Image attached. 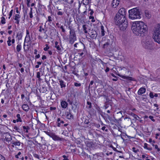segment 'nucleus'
Returning a JSON list of instances; mask_svg holds the SVG:
<instances>
[{"label":"nucleus","instance_id":"f257e3e1","mask_svg":"<svg viewBox=\"0 0 160 160\" xmlns=\"http://www.w3.org/2000/svg\"><path fill=\"white\" fill-rule=\"evenodd\" d=\"M132 29L136 35L143 36L144 34L147 31L148 28L144 22L140 21L135 22L133 23Z\"/></svg>","mask_w":160,"mask_h":160},{"label":"nucleus","instance_id":"f03ea898","mask_svg":"<svg viewBox=\"0 0 160 160\" xmlns=\"http://www.w3.org/2000/svg\"><path fill=\"white\" fill-rule=\"evenodd\" d=\"M114 20L115 24L118 26L120 30L124 31L127 28L128 23L126 17L116 15Z\"/></svg>","mask_w":160,"mask_h":160},{"label":"nucleus","instance_id":"7ed1b4c3","mask_svg":"<svg viewBox=\"0 0 160 160\" xmlns=\"http://www.w3.org/2000/svg\"><path fill=\"white\" fill-rule=\"evenodd\" d=\"M129 18L134 20L141 18L140 11L138 8L131 9L128 11Z\"/></svg>","mask_w":160,"mask_h":160},{"label":"nucleus","instance_id":"20e7f679","mask_svg":"<svg viewBox=\"0 0 160 160\" xmlns=\"http://www.w3.org/2000/svg\"><path fill=\"white\" fill-rule=\"evenodd\" d=\"M68 28L70 29V35L69 36V42L70 44H72L74 43V42L76 40V35L75 31V29L72 27L69 26Z\"/></svg>","mask_w":160,"mask_h":160},{"label":"nucleus","instance_id":"39448f33","mask_svg":"<svg viewBox=\"0 0 160 160\" xmlns=\"http://www.w3.org/2000/svg\"><path fill=\"white\" fill-rule=\"evenodd\" d=\"M143 47L146 49H152L154 45L153 43L152 39L149 37L147 39L146 41L144 42Z\"/></svg>","mask_w":160,"mask_h":160},{"label":"nucleus","instance_id":"423d86ee","mask_svg":"<svg viewBox=\"0 0 160 160\" xmlns=\"http://www.w3.org/2000/svg\"><path fill=\"white\" fill-rule=\"evenodd\" d=\"M88 34L89 36L92 39H95L96 38L98 34L97 32L95 30H90L89 31Z\"/></svg>","mask_w":160,"mask_h":160},{"label":"nucleus","instance_id":"0eeeda50","mask_svg":"<svg viewBox=\"0 0 160 160\" xmlns=\"http://www.w3.org/2000/svg\"><path fill=\"white\" fill-rule=\"evenodd\" d=\"M126 12L124 8H121L118 11L116 15H119L122 17H126Z\"/></svg>","mask_w":160,"mask_h":160},{"label":"nucleus","instance_id":"6e6552de","mask_svg":"<svg viewBox=\"0 0 160 160\" xmlns=\"http://www.w3.org/2000/svg\"><path fill=\"white\" fill-rule=\"evenodd\" d=\"M153 39L154 41L158 43H160V33L154 32Z\"/></svg>","mask_w":160,"mask_h":160},{"label":"nucleus","instance_id":"1a4fd4ad","mask_svg":"<svg viewBox=\"0 0 160 160\" xmlns=\"http://www.w3.org/2000/svg\"><path fill=\"white\" fill-rule=\"evenodd\" d=\"M118 75L122 78L126 79L129 81H136V80L134 78L128 76L121 75L118 74Z\"/></svg>","mask_w":160,"mask_h":160},{"label":"nucleus","instance_id":"9d476101","mask_svg":"<svg viewBox=\"0 0 160 160\" xmlns=\"http://www.w3.org/2000/svg\"><path fill=\"white\" fill-rule=\"evenodd\" d=\"M5 137L4 139L7 142H9L11 140L12 138L11 136L9 133L8 132L5 133L3 135V138Z\"/></svg>","mask_w":160,"mask_h":160},{"label":"nucleus","instance_id":"9b49d317","mask_svg":"<svg viewBox=\"0 0 160 160\" xmlns=\"http://www.w3.org/2000/svg\"><path fill=\"white\" fill-rule=\"evenodd\" d=\"M112 105L111 104H110L108 103H107L106 102L103 107V108L105 110L106 109H110L112 110Z\"/></svg>","mask_w":160,"mask_h":160},{"label":"nucleus","instance_id":"f8f14e48","mask_svg":"<svg viewBox=\"0 0 160 160\" xmlns=\"http://www.w3.org/2000/svg\"><path fill=\"white\" fill-rule=\"evenodd\" d=\"M119 0H113L112 6V7L115 8L117 7L119 4Z\"/></svg>","mask_w":160,"mask_h":160},{"label":"nucleus","instance_id":"ddd939ff","mask_svg":"<svg viewBox=\"0 0 160 160\" xmlns=\"http://www.w3.org/2000/svg\"><path fill=\"white\" fill-rule=\"evenodd\" d=\"M52 138L55 141H61L63 140V138L58 137V136L54 134L52 136Z\"/></svg>","mask_w":160,"mask_h":160},{"label":"nucleus","instance_id":"4468645a","mask_svg":"<svg viewBox=\"0 0 160 160\" xmlns=\"http://www.w3.org/2000/svg\"><path fill=\"white\" fill-rule=\"evenodd\" d=\"M20 18V16L19 14H17L15 15L14 18V20H16L15 23H17L18 25H19V19Z\"/></svg>","mask_w":160,"mask_h":160},{"label":"nucleus","instance_id":"2eb2a0df","mask_svg":"<svg viewBox=\"0 0 160 160\" xmlns=\"http://www.w3.org/2000/svg\"><path fill=\"white\" fill-rule=\"evenodd\" d=\"M146 92V89L144 88H141L139 90L138 93L139 95H142L144 93Z\"/></svg>","mask_w":160,"mask_h":160},{"label":"nucleus","instance_id":"dca6fc26","mask_svg":"<svg viewBox=\"0 0 160 160\" xmlns=\"http://www.w3.org/2000/svg\"><path fill=\"white\" fill-rule=\"evenodd\" d=\"M22 108L24 111L26 112L28 111L29 109L28 106L27 104H23L22 106Z\"/></svg>","mask_w":160,"mask_h":160},{"label":"nucleus","instance_id":"f3484780","mask_svg":"<svg viewBox=\"0 0 160 160\" xmlns=\"http://www.w3.org/2000/svg\"><path fill=\"white\" fill-rule=\"evenodd\" d=\"M61 104L62 108H66L68 105L67 102L64 101H62L61 102Z\"/></svg>","mask_w":160,"mask_h":160},{"label":"nucleus","instance_id":"a211bd4d","mask_svg":"<svg viewBox=\"0 0 160 160\" xmlns=\"http://www.w3.org/2000/svg\"><path fill=\"white\" fill-rule=\"evenodd\" d=\"M67 118L68 119H71L73 118V115L71 114V112L69 111L67 112L66 115Z\"/></svg>","mask_w":160,"mask_h":160},{"label":"nucleus","instance_id":"6ab92c4d","mask_svg":"<svg viewBox=\"0 0 160 160\" xmlns=\"http://www.w3.org/2000/svg\"><path fill=\"white\" fill-rule=\"evenodd\" d=\"M22 32L20 31L18 32L16 37H18V39L19 40L22 39Z\"/></svg>","mask_w":160,"mask_h":160},{"label":"nucleus","instance_id":"aec40b11","mask_svg":"<svg viewBox=\"0 0 160 160\" xmlns=\"http://www.w3.org/2000/svg\"><path fill=\"white\" fill-rule=\"evenodd\" d=\"M59 84L61 88H65L66 87L65 83L62 80H60L59 81Z\"/></svg>","mask_w":160,"mask_h":160},{"label":"nucleus","instance_id":"412c9836","mask_svg":"<svg viewBox=\"0 0 160 160\" xmlns=\"http://www.w3.org/2000/svg\"><path fill=\"white\" fill-rule=\"evenodd\" d=\"M154 32L160 33V23L157 25V26L155 28Z\"/></svg>","mask_w":160,"mask_h":160},{"label":"nucleus","instance_id":"4be33fe9","mask_svg":"<svg viewBox=\"0 0 160 160\" xmlns=\"http://www.w3.org/2000/svg\"><path fill=\"white\" fill-rule=\"evenodd\" d=\"M91 121V120H90L89 118L87 117V118L85 119L84 123L85 124L90 125V121Z\"/></svg>","mask_w":160,"mask_h":160},{"label":"nucleus","instance_id":"5701e85b","mask_svg":"<svg viewBox=\"0 0 160 160\" xmlns=\"http://www.w3.org/2000/svg\"><path fill=\"white\" fill-rule=\"evenodd\" d=\"M30 41L31 39L30 36H26L24 40V43L25 42H28Z\"/></svg>","mask_w":160,"mask_h":160},{"label":"nucleus","instance_id":"b1692460","mask_svg":"<svg viewBox=\"0 0 160 160\" xmlns=\"http://www.w3.org/2000/svg\"><path fill=\"white\" fill-rule=\"evenodd\" d=\"M110 46V43L108 42H107L103 45V48H107Z\"/></svg>","mask_w":160,"mask_h":160},{"label":"nucleus","instance_id":"393cba45","mask_svg":"<svg viewBox=\"0 0 160 160\" xmlns=\"http://www.w3.org/2000/svg\"><path fill=\"white\" fill-rule=\"evenodd\" d=\"M16 117L17 118L16 119V121L17 122H22V121L20 115L19 114H17L16 115Z\"/></svg>","mask_w":160,"mask_h":160},{"label":"nucleus","instance_id":"a878e982","mask_svg":"<svg viewBox=\"0 0 160 160\" xmlns=\"http://www.w3.org/2000/svg\"><path fill=\"white\" fill-rule=\"evenodd\" d=\"M58 42H55V47L57 49L58 51H61V48L60 47V46L59 45H58Z\"/></svg>","mask_w":160,"mask_h":160},{"label":"nucleus","instance_id":"bb28decb","mask_svg":"<svg viewBox=\"0 0 160 160\" xmlns=\"http://www.w3.org/2000/svg\"><path fill=\"white\" fill-rule=\"evenodd\" d=\"M22 46L20 44H18L17 46L16 50L17 52H19L21 50Z\"/></svg>","mask_w":160,"mask_h":160},{"label":"nucleus","instance_id":"cd10ccee","mask_svg":"<svg viewBox=\"0 0 160 160\" xmlns=\"http://www.w3.org/2000/svg\"><path fill=\"white\" fill-rule=\"evenodd\" d=\"M67 101L71 105H72L73 103V99L71 97L68 98Z\"/></svg>","mask_w":160,"mask_h":160},{"label":"nucleus","instance_id":"c85d7f7f","mask_svg":"<svg viewBox=\"0 0 160 160\" xmlns=\"http://www.w3.org/2000/svg\"><path fill=\"white\" fill-rule=\"evenodd\" d=\"M101 36H104L105 35V31L104 29V27L103 26H101Z\"/></svg>","mask_w":160,"mask_h":160},{"label":"nucleus","instance_id":"c756f323","mask_svg":"<svg viewBox=\"0 0 160 160\" xmlns=\"http://www.w3.org/2000/svg\"><path fill=\"white\" fill-rule=\"evenodd\" d=\"M12 144L15 146H20V145L21 142L19 141H17L16 142L12 141Z\"/></svg>","mask_w":160,"mask_h":160},{"label":"nucleus","instance_id":"7c9ffc66","mask_svg":"<svg viewBox=\"0 0 160 160\" xmlns=\"http://www.w3.org/2000/svg\"><path fill=\"white\" fill-rule=\"evenodd\" d=\"M23 129L25 130H26L25 132L26 133H28V130L30 129V128L28 126H27V127L23 126L22 127Z\"/></svg>","mask_w":160,"mask_h":160},{"label":"nucleus","instance_id":"2f4dec72","mask_svg":"<svg viewBox=\"0 0 160 160\" xmlns=\"http://www.w3.org/2000/svg\"><path fill=\"white\" fill-rule=\"evenodd\" d=\"M148 144L147 143H145L144 144V148L149 151L151 150L152 149V148H148Z\"/></svg>","mask_w":160,"mask_h":160},{"label":"nucleus","instance_id":"473e14b6","mask_svg":"<svg viewBox=\"0 0 160 160\" xmlns=\"http://www.w3.org/2000/svg\"><path fill=\"white\" fill-rule=\"evenodd\" d=\"M11 38L10 37H9L8 38V40L7 41V42L8 45V46H10L11 45Z\"/></svg>","mask_w":160,"mask_h":160},{"label":"nucleus","instance_id":"72a5a7b5","mask_svg":"<svg viewBox=\"0 0 160 160\" xmlns=\"http://www.w3.org/2000/svg\"><path fill=\"white\" fill-rule=\"evenodd\" d=\"M103 114L104 115H106L107 116L108 119L111 122L113 121L112 118L108 114L104 112L103 113Z\"/></svg>","mask_w":160,"mask_h":160},{"label":"nucleus","instance_id":"f704fd0d","mask_svg":"<svg viewBox=\"0 0 160 160\" xmlns=\"http://www.w3.org/2000/svg\"><path fill=\"white\" fill-rule=\"evenodd\" d=\"M90 0H83V4L85 5H87L89 3Z\"/></svg>","mask_w":160,"mask_h":160},{"label":"nucleus","instance_id":"c9c22d12","mask_svg":"<svg viewBox=\"0 0 160 160\" xmlns=\"http://www.w3.org/2000/svg\"><path fill=\"white\" fill-rule=\"evenodd\" d=\"M5 20H5V19L4 18V17H2L1 18V22L2 24H4L6 23Z\"/></svg>","mask_w":160,"mask_h":160},{"label":"nucleus","instance_id":"e433bc0d","mask_svg":"<svg viewBox=\"0 0 160 160\" xmlns=\"http://www.w3.org/2000/svg\"><path fill=\"white\" fill-rule=\"evenodd\" d=\"M93 145V143L92 142H89L87 143V145L89 147H92Z\"/></svg>","mask_w":160,"mask_h":160},{"label":"nucleus","instance_id":"4c0bfd02","mask_svg":"<svg viewBox=\"0 0 160 160\" xmlns=\"http://www.w3.org/2000/svg\"><path fill=\"white\" fill-rule=\"evenodd\" d=\"M13 128H14V129H15V130L17 131V132H19L20 133H21V132H20L21 130L17 126H15Z\"/></svg>","mask_w":160,"mask_h":160},{"label":"nucleus","instance_id":"58836bf2","mask_svg":"<svg viewBox=\"0 0 160 160\" xmlns=\"http://www.w3.org/2000/svg\"><path fill=\"white\" fill-rule=\"evenodd\" d=\"M44 132L48 135L50 136L51 137H52V136L53 135V133L50 132H49L47 131H44Z\"/></svg>","mask_w":160,"mask_h":160},{"label":"nucleus","instance_id":"ea45409f","mask_svg":"<svg viewBox=\"0 0 160 160\" xmlns=\"http://www.w3.org/2000/svg\"><path fill=\"white\" fill-rule=\"evenodd\" d=\"M40 72H38L37 73V77L38 78V80L40 81L41 80V79L40 78Z\"/></svg>","mask_w":160,"mask_h":160},{"label":"nucleus","instance_id":"a19ab883","mask_svg":"<svg viewBox=\"0 0 160 160\" xmlns=\"http://www.w3.org/2000/svg\"><path fill=\"white\" fill-rule=\"evenodd\" d=\"M45 46H46V47L45 48H44L43 49V50L45 51H47L48 49L49 48V47L48 46V45L47 44H46L45 45Z\"/></svg>","mask_w":160,"mask_h":160},{"label":"nucleus","instance_id":"79ce46f5","mask_svg":"<svg viewBox=\"0 0 160 160\" xmlns=\"http://www.w3.org/2000/svg\"><path fill=\"white\" fill-rule=\"evenodd\" d=\"M87 104L89 105L88 108H92V103L90 102L87 101Z\"/></svg>","mask_w":160,"mask_h":160},{"label":"nucleus","instance_id":"37998d69","mask_svg":"<svg viewBox=\"0 0 160 160\" xmlns=\"http://www.w3.org/2000/svg\"><path fill=\"white\" fill-rule=\"evenodd\" d=\"M131 115L133 116L135 119L138 120V118H137V115L133 113H131Z\"/></svg>","mask_w":160,"mask_h":160},{"label":"nucleus","instance_id":"c03bdc74","mask_svg":"<svg viewBox=\"0 0 160 160\" xmlns=\"http://www.w3.org/2000/svg\"><path fill=\"white\" fill-rule=\"evenodd\" d=\"M136 148L135 147H133L132 148V150L133 152H134L135 153H136L138 152L139 151V150L138 149H137V150H135Z\"/></svg>","mask_w":160,"mask_h":160},{"label":"nucleus","instance_id":"a18cd8bd","mask_svg":"<svg viewBox=\"0 0 160 160\" xmlns=\"http://www.w3.org/2000/svg\"><path fill=\"white\" fill-rule=\"evenodd\" d=\"M57 122H59L60 123H61L63 124L64 123V121H63V120H60V118H58V119H57Z\"/></svg>","mask_w":160,"mask_h":160},{"label":"nucleus","instance_id":"49530a36","mask_svg":"<svg viewBox=\"0 0 160 160\" xmlns=\"http://www.w3.org/2000/svg\"><path fill=\"white\" fill-rule=\"evenodd\" d=\"M74 86L76 87H80L81 86L80 83H78L77 82H75L74 84Z\"/></svg>","mask_w":160,"mask_h":160},{"label":"nucleus","instance_id":"de8ad7c7","mask_svg":"<svg viewBox=\"0 0 160 160\" xmlns=\"http://www.w3.org/2000/svg\"><path fill=\"white\" fill-rule=\"evenodd\" d=\"M13 10H12H12H11V11H10V13H9V18H9V19H10V17H11V16H12V12H13Z\"/></svg>","mask_w":160,"mask_h":160},{"label":"nucleus","instance_id":"09e8293b","mask_svg":"<svg viewBox=\"0 0 160 160\" xmlns=\"http://www.w3.org/2000/svg\"><path fill=\"white\" fill-rule=\"evenodd\" d=\"M149 96L151 98H154V95H153V93L152 92H150L149 93Z\"/></svg>","mask_w":160,"mask_h":160},{"label":"nucleus","instance_id":"8fccbe9b","mask_svg":"<svg viewBox=\"0 0 160 160\" xmlns=\"http://www.w3.org/2000/svg\"><path fill=\"white\" fill-rule=\"evenodd\" d=\"M63 13V12H61V11H58L57 12V14L58 15H62Z\"/></svg>","mask_w":160,"mask_h":160},{"label":"nucleus","instance_id":"3c124183","mask_svg":"<svg viewBox=\"0 0 160 160\" xmlns=\"http://www.w3.org/2000/svg\"><path fill=\"white\" fill-rule=\"evenodd\" d=\"M106 128V127L105 126H103L102 128V130H105L106 132H107L108 131V129H105Z\"/></svg>","mask_w":160,"mask_h":160},{"label":"nucleus","instance_id":"603ef678","mask_svg":"<svg viewBox=\"0 0 160 160\" xmlns=\"http://www.w3.org/2000/svg\"><path fill=\"white\" fill-rule=\"evenodd\" d=\"M56 30L54 29V28H52L51 29V30L50 31L51 32L50 33V35L52 36V32H54V31H55Z\"/></svg>","mask_w":160,"mask_h":160},{"label":"nucleus","instance_id":"864d4df0","mask_svg":"<svg viewBox=\"0 0 160 160\" xmlns=\"http://www.w3.org/2000/svg\"><path fill=\"white\" fill-rule=\"evenodd\" d=\"M0 160H5V158L1 154H0Z\"/></svg>","mask_w":160,"mask_h":160},{"label":"nucleus","instance_id":"5fc2aeb1","mask_svg":"<svg viewBox=\"0 0 160 160\" xmlns=\"http://www.w3.org/2000/svg\"><path fill=\"white\" fill-rule=\"evenodd\" d=\"M114 119H112L113 121H112L111 122H115V123L118 122V119H115L114 117Z\"/></svg>","mask_w":160,"mask_h":160},{"label":"nucleus","instance_id":"6e6d98bb","mask_svg":"<svg viewBox=\"0 0 160 160\" xmlns=\"http://www.w3.org/2000/svg\"><path fill=\"white\" fill-rule=\"evenodd\" d=\"M149 118L151 119L152 121L153 122L155 121V120L153 119V117L152 116H149Z\"/></svg>","mask_w":160,"mask_h":160},{"label":"nucleus","instance_id":"4d7b16f0","mask_svg":"<svg viewBox=\"0 0 160 160\" xmlns=\"http://www.w3.org/2000/svg\"><path fill=\"white\" fill-rule=\"evenodd\" d=\"M33 155L34 157L36 158H37L38 159H39V156L38 154L35 153L33 154Z\"/></svg>","mask_w":160,"mask_h":160},{"label":"nucleus","instance_id":"13d9d810","mask_svg":"<svg viewBox=\"0 0 160 160\" xmlns=\"http://www.w3.org/2000/svg\"><path fill=\"white\" fill-rule=\"evenodd\" d=\"M45 82H46V83L47 84L48 87L49 88L51 87L50 84L49 83V82L47 80H45Z\"/></svg>","mask_w":160,"mask_h":160},{"label":"nucleus","instance_id":"bf43d9fd","mask_svg":"<svg viewBox=\"0 0 160 160\" xmlns=\"http://www.w3.org/2000/svg\"><path fill=\"white\" fill-rule=\"evenodd\" d=\"M62 157L64 158L63 160H69L65 155H63Z\"/></svg>","mask_w":160,"mask_h":160},{"label":"nucleus","instance_id":"052dcab7","mask_svg":"<svg viewBox=\"0 0 160 160\" xmlns=\"http://www.w3.org/2000/svg\"><path fill=\"white\" fill-rule=\"evenodd\" d=\"M35 8H36V12H37V14H38V15H39V14H40L39 13H40V9H38V10H37V9H36V7H35Z\"/></svg>","mask_w":160,"mask_h":160},{"label":"nucleus","instance_id":"680f3d73","mask_svg":"<svg viewBox=\"0 0 160 160\" xmlns=\"http://www.w3.org/2000/svg\"><path fill=\"white\" fill-rule=\"evenodd\" d=\"M82 28H83L84 30H86L87 29V28L86 27V25H83L82 26Z\"/></svg>","mask_w":160,"mask_h":160},{"label":"nucleus","instance_id":"e2e57ef3","mask_svg":"<svg viewBox=\"0 0 160 160\" xmlns=\"http://www.w3.org/2000/svg\"><path fill=\"white\" fill-rule=\"evenodd\" d=\"M60 28L62 29V32H65V29L63 28V26H60Z\"/></svg>","mask_w":160,"mask_h":160},{"label":"nucleus","instance_id":"0e129e2a","mask_svg":"<svg viewBox=\"0 0 160 160\" xmlns=\"http://www.w3.org/2000/svg\"><path fill=\"white\" fill-rule=\"evenodd\" d=\"M48 21L49 22L52 21V20L51 19V17L50 16H49L48 17Z\"/></svg>","mask_w":160,"mask_h":160},{"label":"nucleus","instance_id":"69168bd1","mask_svg":"<svg viewBox=\"0 0 160 160\" xmlns=\"http://www.w3.org/2000/svg\"><path fill=\"white\" fill-rule=\"evenodd\" d=\"M30 36L29 31L28 30H26V36Z\"/></svg>","mask_w":160,"mask_h":160},{"label":"nucleus","instance_id":"338daca9","mask_svg":"<svg viewBox=\"0 0 160 160\" xmlns=\"http://www.w3.org/2000/svg\"><path fill=\"white\" fill-rule=\"evenodd\" d=\"M46 57L45 55H43L42 58V60H44L45 59H46Z\"/></svg>","mask_w":160,"mask_h":160},{"label":"nucleus","instance_id":"774afa93","mask_svg":"<svg viewBox=\"0 0 160 160\" xmlns=\"http://www.w3.org/2000/svg\"><path fill=\"white\" fill-rule=\"evenodd\" d=\"M109 68L108 67H107L106 69L105 70V71L107 72L109 71Z\"/></svg>","mask_w":160,"mask_h":160}]
</instances>
